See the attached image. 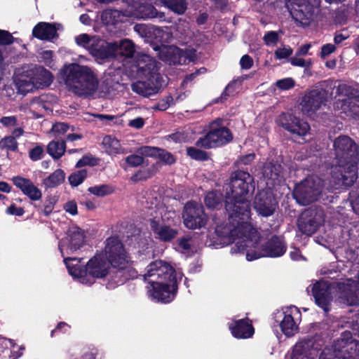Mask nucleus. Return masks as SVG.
I'll use <instances>...</instances> for the list:
<instances>
[{
    "label": "nucleus",
    "instance_id": "obj_1",
    "mask_svg": "<svg viewBox=\"0 0 359 359\" xmlns=\"http://www.w3.org/2000/svg\"><path fill=\"white\" fill-rule=\"evenodd\" d=\"M218 236L229 238L238 241L231 248L235 253H245L248 261H253L262 257H278L283 255L287 250V245L283 236L273 235L264 244L260 245L259 236L257 230L250 222L244 223L239 228H228L226 232H220V226L215 229Z\"/></svg>",
    "mask_w": 359,
    "mask_h": 359
},
{
    "label": "nucleus",
    "instance_id": "obj_2",
    "mask_svg": "<svg viewBox=\"0 0 359 359\" xmlns=\"http://www.w3.org/2000/svg\"><path fill=\"white\" fill-rule=\"evenodd\" d=\"M229 191L226 193L225 209L229 214V224L224 227L239 228L244 223L250 222L251 203L250 198L255 190L254 177L247 171L241 170L233 172L229 184Z\"/></svg>",
    "mask_w": 359,
    "mask_h": 359
},
{
    "label": "nucleus",
    "instance_id": "obj_3",
    "mask_svg": "<svg viewBox=\"0 0 359 359\" xmlns=\"http://www.w3.org/2000/svg\"><path fill=\"white\" fill-rule=\"evenodd\" d=\"M337 164L331 168V177L337 186L351 187L358 177L359 146L347 135H341L333 142Z\"/></svg>",
    "mask_w": 359,
    "mask_h": 359
},
{
    "label": "nucleus",
    "instance_id": "obj_4",
    "mask_svg": "<svg viewBox=\"0 0 359 359\" xmlns=\"http://www.w3.org/2000/svg\"><path fill=\"white\" fill-rule=\"evenodd\" d=\"M147 269L143 278L151 284L152 298L157 302H171L177 293L178 281L182 280V274L178 278L175 268L161 259L151 262Z\"/></svg>",
    "mask_w": 359,
    "mask_h": 359
},
{
    "label": "nucleus",
    "instance_id": "obj_5",
    "mask_svg": "<svg viewBox=\"0 0 359 359\" xmlns=\"http://www.w3.org/2000/svg\"><path fill=\"white\" fill-rule=\"evenodd\" d=\"M60 74L65 84L78 95H93L97 88V78L92 69L87 66L71 63L63 67Z\"/></svg>",
    "mask_w": 359,
    "mask_h": 359
},
{
    "label": "nucleus",
    "instance_id": "obj_6",
    "mask_svg": "<svg viewBox=\"0 0 359 359\" xmlns=\"http://www.w3.org/2000/svg\"><path fill=\"white\" fill-rule=\"evenodd\" d=\"M347 324L353 332L348 330L341 332L333 343V351L323 352L319 359H359V341L353 338V334L359 337V313L354 315Z\"/></svg>",
    "mask_w": 359,
    "mask_h": 359
},
{
    "label": "nucleus",
    "instance_id": "obj_7",
    "mask_svg": "<svg viewBox=\"0 0 359 359\" xmlns=\"http://www.w3.org/2000/svg\"><path fill=\"white\" fill-rule=\"evenodd\" d=\"M82 259L65 257L64 263L72 276L83 278L90 276L93 278H102L109 274V264L102 252H97L86 265L80 264Z\"/></svg>",
    "mask_w": 359,
    "mask_h": 359
},
{
    "label": "nucleus",
    "instance_id": "obj_8",
    "mask_svg": "<svg viewBox=\"0 0 359 359\" xmlns=\"http://www.w3.org/2000/svg\"><path fill=\"white\" fill-rule=\"evenodd\" d=\"M233 134L229 128L223 126V119L217 118L208 125V131L195 142L196 147L210 149L223 147L233 140Z\"/></svg>",
    "mask_w": 359,
    "mask_h": 359
},
{
    "label": "nucleus",
    "instance_id": "obj_9",
    "mask_svg": "<svg viewBox=\"0 0 359 359\" xmlns=\"http://www.w3.org/2000/svg\"><path fill=\"white\" fill-rule=\"evenodd\" d=\"M182 215L184 226L191 230L204 228L209 220L203 205L192 200L184 204Z\"/></svg>",
    "mask_w": 359,
    "mask_h": 359
},
{
    "label": "nucleus",
    "instance_id": "obj_10",
    "mask_svg": "<svg viewBox=\"0 0 359 359\" xmlns=\"http://www.w3.org/2000/svg\"><path fill=\"white\" fill-rule=\"evenodd\" d=\"M104 257L111 267L128 264L129 255L118 236H110L104 241Z\"/></svg>",
    "mask_w": 359,
    "mask_h": 359
},
{
    "label": "nucleus",
    "instance_id": "obj_11",
    "mask_svg": "<svg viewBox=\"0 0 359 359\" xmlns=\"http://www.w3.org/2000/svg\"><path fill=\"white\" fill-rule=\"evenodd\" d=\"M322 189L320 181L316 182L313 177H310L298 184L293 194L297 202L306 205L318 201Z\"/></svg>",
    "mask_w": 359,
    "mask_h": 359
},
{
    "label": "nucleus",
    "instance_id": "obj_12",
    "mask_svg": "<svg viewBox=\"0 0 359 359\" xmlns=\"http://www.w3.org/2000/svg\"><path fill=\"white\" fill-rule=\"evenodd\" d=\"M285 7L297 25L303 27L310 25L314 8L308 0H285Z\"/></svg>",
    "mask_w": 359,
    "mask_h": 359
},
{
    "label": "nucleus",
    "instance_id": "obj_13",
    "mask_svg": "<svg viewBox=\"0 0 359 359\" xmlns=\"http://www.w3.org/2000/svg\"><path fill=\"white\" fill-rule=\"evenodd\" d=\"M85 233L77 226H72L66 232V236L59 242V250L65 258L64 252L73 254L85 245Z\"/></svg>",
    "mask_w": 359,
    "mask_h": 359
},
{
    "label": "nucleus",
    "instance_id": "obj_14",
    "mask_svg": "<svg viewBox=\"0 0 359 359\" xmlns=\"http://www.w3.org/2000/svg\"><path fill=\"white\" fill-rule=\"evenodd\" d=\"M323 212L316 209L305 210L297 220V226L302 233L311 236L323 224Z\"/></svg>",
    "mask_w": 359,
    "mask_h": 359
},
{
    "label": "nucleus",
    "instance_id": "obj_15",
    "mask_svg": "<svg viewBox=\"0 0 359 359\" xmlns=\"http://www.w3.org/2000/svg\"><path fill=\"white\" fill-rule=\"evenodd\" d=\"M278 202L273 192L269 189H262L256 194L254 208L259 215L268 217L274 214Z\"/></svg>",
    "mask_w": 359,
    "mask_h": 359
},
{
    "label": "nucleus",
    "instance_id": "obj_16",
    "mask_svg": "<svg viewBox=\"0 0 359 359\" xmlns=\"http://www.w3.org/2000/svg\"><path fill=\"white\" fill-rule=\"evenodd\" d=\"M276 123L288 132L298 136H304L310 129L307 122L290 113L283 112L276 118Z\"/></svg>",
    "mask_w": 359,
    "mask_h": 359
},
{
    "label": "nucleus",
    "instance_id": "obj_17",
    "mask_svg": "<svg viewBox=\"0 0 359 359\" xmlns=\"http://www.w3.org/2000/svg\"><path fill=\"white\" fill-rule=\"evenodd\" d=\"M327 101V93L323 89H313L306 92L302 98L300 105L304 114L316 113Z\"/></svg>",
    "mask_w": 359,
    "mask_h": 359
},
{
    "label": "nucleus",
    "instance_id": "obj_18",
    "mask_svg": "<svg viewBox=\"0 0 359 359\" xmlns=\"http://www.w3.org/2000/svg\"><path fill=\"white\" fill-rule=\"evenodd\" d=\"M154 80L144 78L143 81H138L131 85V89L134 93L144 97H149L158 92L162 88L164 80L162 76H156Z\"/></svg>",
    "mask_w": 359,
    "mask_h": 359
},
{
    "label": "nucleus",
    "instance_id": "obj_19",
    "mask_svg": "<svg viewBox=\"0 0 359 359\" xmlns=\"http://www.w3.org/2000/svg\"><path fill=\"white\" fill-rule=\"evenodd\" d=\"M136 72L139 77L147 78L154 80V75L161 76L158 72L157 62L153 57L147 54L139 55L136 60Z\"/></svg>",
    "mask_w": 359,
    "mask_h": 359
},
{
    "label": "nucleus",
    "instance_id": "obj_20",
    "mask_svg": "<svg viewBox=\"0 0 359 359\" xmlns=\"http://www.w3.org/2000/svg\"><path fill=\"white\" fill-rule=\"evenodd\" d=\"M149 223L155 238L160 241L164 243L172 242L179 234L178 229L172 228L156 218L150 219Z\"/></svg>",
    "mask_w": 359,
    "mask_h": 359
},
{
    "label": "nucleus",
    "instance_id": "obj_21",
    "mask_svg": "<svg viewBox=\"0 0 359 359\" xmlns=\"http://www.w3.org/2000/svg\"><path fill=\"white\" fill-rule=\"evenodd\" d=\"M114 46H115V44H112V42L107 43L100 38L94 36L93 41L88 46V50L95 59L105 60L114 57Z\"/></svg>",
    "mask_w": 359,
    "mask_h": 359
},
{
    "label": "nucleus",
    "instance_id": "obj_22",
    "mask_svg": "<svg viewBox=\"0 0 359 359\" xmlns=\"http://www.w3.org/2000/svg\"><path fill=\"white\" fill-rule=\"evenodd\" d=\"M274 320L279 325L282 332L287 337L294 336L299 330L292 311L289 309L277 311L274 314Z\"/></svg>",
    "mask_w": 359,
    "mask_h": 359
},
{
    "label": "nucleus",
    "instance_id": "obj_23",
    "mask_svg": "<svg viewBox=\"0 0 359 359\" xmlns=\"http://www.w3.org/2000/svg\"><path fill=\"white\" fill-rule=\"evenodd\" d=\"M11 181L31 201H36L41 198L42 193L41 190L35 186L30 179L17 175L13 177Z\"/></svg>",
    "mask_w": 359,
    "mask_h": 359
},
{
    "label": "nucleus",
    "instance_id": "obj_24",
    "mask_svg": "<svg viewBox=\"0 0 359 359\" xmlns=\"http://www.w3.org/2000/svg\"><path fill=\"white\" fill-rule=\"evenodd\" d=\"M232 336L236 339H249L255 333L252 321L248 318L233 320L229 325Z\"/></svg>",
    "mask_w": 359,
    "mask_h": 359
},
{
    "label": "nucleus",
    "instance_id": "obj_25",
    "mask_svg": "<svg viewBox=\"0 0 359 359\" xmlns=\"http://www.w3.org/2000/svg\"><path fill=\"white\" fill-rule=\"evenodd\" d=\"M312 292L316 304L325 312H328L332 300L330 287L324 283H317L313 285Z\"/></svg>",
    "mask_w": 359,
    "mask_h": 359
},
{
    "label": "nucleus",
    "instance_id": "obj_26",
    "mask_svg": "<svg viewBox=\"0 0 359 359\" xmlns=\"http://www.w3.org/2000/svg\"><path fill=\"white\" fill-rule=\"evenodd\" d=\"M34 37L42 41H51L58 37L57 28L55 24L40 22L32 29Z\"/></svg>",
    "mask_w": 359,
    "mask_h": 359
},
{
    "label": "nucleus",
    "instance_id": "obj_27",
    "mask_svg": "<svg viewBox=\"0 0 359 359\" xmlns=\"http://www.w3.org/2000/svg\"><path fill=\"white\" fill-rule=\"evenodd\" d=\"M53 80L51 72L42 66H36L31 70L30 81L38 88L49 86Z\"/></svg>",
    "mask_w": 359,
    "mask_h": 359
},
{
    "label": "nucleus",
    "instance_id": "obj_28",
    "mask_svg": "<svg viewBox=\"0 0 359 359\" xmlns=\"http://www.w3.org/2000/svg\"><path fill=\"white\" fill-rule=\"evenodd\" d=\"M283 168L278 161H271L264 164L262 168L263 177L271 180L272 185L279 184L283 176Z\"/></svg>",
    "mask_w": 359,
    "mask_h": 359
},
{
    "label": "nucleus",
    "instance_id": "obj_29",
    "mask_svg": "<svg viewBox=\"0 0 359 359\" xmlns=\"http://www.w3.org/2000/svg\"><path fill=\"white\" fill-rule=\"evenodd\" d=\"M224 196L220 191L212 190L208 191L204 197V203L208 209L219 210L225 203Z\"/></svg>",
    "mask_w": 359,
    "mask_h": 359
},
{
    "label": "nucleus",
    "instance_id": "obj_30",
    "mask_svg": "<svg viewBox=\"0 0 359 359\" xmlns=\"http://www.w3.org/2000/svg\"><path fill=\"white\" fill-rule=\"evenodd\" d=\"M112 44H115V46H114V57H116V55H120L128 58H131L134 56L135 48L132 41L129 39H122L119 41H114Z\"/></svg>",
    "mask_w": 359,
    "mask_h": 359
},
{
    "label": "nucleus",
    "instance_id": "obj_31",
    "mask_svg": "<svg viewBox=\"0 0 359 359\" xmlns=\"http://www.w3.org/2000/svg\"><path fill=\"white\" fill-rule=\"evenodd\" d=\"M341 298L348 306L359 305V283H355L344 290Z\"/></svg>",
    "mask_w": 359,
    "mask_h": 359
},
{
    "label": "nucleus",
    "instance_id": "obj_32",
    "mask_svg": "<svg viewBox=\"0 0 359 359\" xmlns=\"http://www.w3.org/2000/svg\"><path fill=\"white\" fill-rule=\"evenodd\" d=\"M102 144L106 152L109 155L125 153V149L121 147L119 140L111 135L104 137Z\"/></svg>",
    "mask_w": 359,
    "mask_h": 359
},
{
    "label": "nucleus",
    "instance_id": "obj_33",
    "mask_svg": "<svg viewBox=\"0 0 359 359\" xmlns=\"http://www.w3.org/2000/svg\"><path fill=\"white\" fill-rule=\"evenodd\" d=\"M183 50L178 47H165L163 50L160 53V58L164 61L180 63V57L183 56Z\"/></svg>",
    "mask_w": 359,
    "mask_h": 359
},
{
    "label": "nucleus",
    "instance_id": "obj_34",
    "mask_svg": "<svg viewBox=\"0 0 359 359\" xmlns=\"http://www.w3.org/2000/svg\"><path fill=\"white\" fill-rule=\"evenodd\" d=\"M48 154L54 159L60 158L66 150V144L64 140L50 141L46 148Z\"/></svg>",
    "mask_w": 359,
    "mask_h": 359
},
{
    "label": "nucleus",
    "instance_id": "obj_35",
    "mask_svg": "<svg viewBox=\"0 0 359 359\" xmlns=\"http://www.w3.org/2000/svg\"><path fill=\"white\" fill-rule=\"evenodd\" d=\"M65 173L62 169H57L43 180V184L47 188H55L65 182Z\"/></svg>",
    "mask_w": 359,
    "mask_h": 359
},
{
    "label": "nucleus",
    "instance_id": "obj_36",
    "mask_svg": "<svg viewBox=\"0 0 359 359\" xmlns=\"http://www.w3.org/2000/svg\"><path fill=\"white\" fill-rule=\"evenodd\" d=\"M163 6L177 15L184 14L187 9V0H161Z\"/></svg>",
    "mask_w": 359,
    "mask_h": 359
},
{
    "label": "nucleus",
    "instance_id": "obj_37",
    "mask_svg": "<svg viewBox=\"0 0 359 359\" xmlns=\"http://www.w3.org/2000/svg\"><path fill=\"white\" fill-rule=\"evenodd\" d=\"M334 88H336L335 97L344 96L348 100L355 98L356 101L359 102V95H356L358 91L352 86L345 83H340L337 87L334 86Z\"/></svg>",
    "mask_w": 359,
    "mask_h": 359
},
{
    "label": "nucleus",
    "instance_id": "obj_38",
    "mask_svg": "<svg viewBox=\"0 0 359 359\" xmlns=\"http://www.w3.org/2000/svg\"><path fill=\"white\" fill-rule=\"evenodd\" d=\"M138 13L140 18L143 19L154 18L157 17L162 18L164 17L163 13H158L156 8L151 4L140 6L138 9Z\"/></svg>",
    "mask_w": 359,
    "mask_h": 359
},
{
    "label": "nucleus",
    "instance_id": "obj_39",
    "mask_svg": "<svg viewBox=\"0 0 359 359\" xmlns=\"http://www.w3.org/2000/svg\"><path fill=\"white\" fill-rule=\"evenodd\" d=\"M88 191L97 197H104L112 194L114 192V188L108 184H103L90 187Z\"/></svg>",
    "mask_w": 359,
    "mask_h": 359
},
{
    "label": "nucleus",
    "instance_id": "obj_40",
    "mask_svg": "<svg viewBox=\"0 0 359 359\" xmlns=\"http://www.w3.org/2000/svg\"><path fill=\"white\" fill-rule=\"evenodd\" d=\"M309 344L305 341L297 343L291 354V359H309L307 357Z\"/></svg>",
    "mask_w": 359,
    "mask_h": 359
},
{
    "label": "nucleus",
    "instance_id": "obj_41",
    "mask_svg": "<svg viewBox=\"0 0 359 359\" xmlns=\"http://www.w3.org/2000/svg\"><path fill=\"white\" fill-rule=\"evenodd\" d=\"M186 151L187 155L195 161H206L210 158L209 154L204 150L200 149V147H189Z\"/></svg>",
    "mask_w": 359,
    "mask_h": 359
},
{
    "label": "nucleus",
    "instance_id": "obj_42",
    "mask_svg": "<svg viewBox=\"0 0 359 359\" xmlns=\"http://www.w3.org/2000/svg\"><path fill=\"white\" fill-rule=\"evenodd\" d=\"M154 175L155 172L153 168H148L140 169L130 177V180L134 183H137L140 181H146L151 178Z\"/></svg>",
    "mask_w": 359,
    "mask_h": 359
},
{
    "label": "nucleus",
    "instance_id": "obj_43",
    "mask_svg": "<svg viewBox=\"0 0 359 359\" xmlns=\"http://www.w3.org/2000/svg\"><path fill=\"white\" fill-rule=\"evenodd\" d=\"M88 172L86 169H81L72 172L68 177L70 185L73 187L80 185L87 177Z\"/></svg>",
    "mask_w": 359,
    "mask_h": 359
},
{
    "label": "nucleus",
    "instance_id": "obj_44",
    "mask_svg": "<svg viewBox=\"0 0 359 359\" xmlns=\"http://www.w3.org/2000/svg\"><path fill=\"white\" fill-rule=\"evenodd\" d=\"M128 264H123L121 266H118L117 267H120L123 274V279L121 280L119 283H125L129 280H133L138 277V273L135 269L128 266Z\"/></svg>",
    "mask_w": 359,
    "mask_h": 359
},
{
    "label": "nucleus",
    "instance_id": "obj_45",
    "mask_svg": "<svg viewBox=\"0 0 359 359\" xmlns=\"http://www.w3.org/2000/svg\"><path fill=\"white\" fill-rule=\"evenodd\" d=\"M18 144L13 136H7L0 140V148L8 149L12 151L18 150Z\"/></svg>",
    "mask_w": 359,
    "mask_h": 359
},
{
    "label": "nucleus",
    "instance_id": "obj_46",
    "mask_svg": "<svg viewBox=\"0 0 359 359\" xmlns=\"http://www.w3.org/2000/svg\"><path fill=\"white\" fill-rule=\"evenodd\" d=\"M55 204V201L53 198H49L45 201L43 209L41 208V206H38L36 204H34V206L38 210H41L42 213L45 216H48L53 212Z\"/></svg>",
    "mask_w": 359,
    "mask_h": 359
},
{
    "label": "nucleus",
    "instance_id": "obj_47",
    "mask_svg": "<svg viewBox=\"0 0 359 359\" xmlns=\"http://www.w3.org/2000/svg\"><path fill=\"white\" fill-rule=\"evenodd\" d=\"M99 159L92 156H83L79 159L76 164V168H82L86 165L95 166L98 164Z\"/></svg>",
    "mask_w": 359,
    "mask_h": 359
},
{
    "label": "nucleus",
    "instance_id": "obj_48",
    "mask_svg": "<svg viewBox=\"0 0 359 359\" xmlns=\"http://www.w3.org/2000/svg\"><path fill=\"white\" fill-rule=\"evenodd\" d=\"M298 56L292 57L290 58V62L292 66L301 67L305 68V71L309 70L312 66V62L311 59L305 60L303 58L297 57Z\"/></svg>",
    "mask_w": 359,
    "mask_h": 359
},
{
    "label": "nucleus",
    "instance_id": "obj_49",
    "mask_svg": "<svg viewBox=\"0 0 359 359\" xmlns=\"http://www.w3.org/2000/svg\"><path fill=\"white\" fill-rule=\"evenodd\" d=\"M160 151L161 148L150 146H143L140 149L142 155L154 158H158Z\"/></svg>",
    "mask_w": 359,
    "mask_h": 359
},
{
    "label": "nucleus",
    "instance_id": "obj_50",
    "mask_svg": "<svg viewBox=\"0 0 359 359\" xmlns=\"http://www.w3.org/2000/svg\"><path fill=\"white\" fill-rule=\"evenodd\" d=\"M93 37L92 38L88 34H81L75 36V42L79 46H81L88 50V46H90L93 41Z\"/></svg>",
    "mask_w": 359,
    "mask_h": 359
},
{
    "label": "nucleus",
    "instance_id": "obj_51",
    "mask_svg": "<svg viewBox=\"0 0 359 359\" xmlns=\"http://www.w3.org/2000/svg\"><path fill=\"white\" fill-rule=\"evenodd\" d=\"M44 149L43 146L36 145L29 150V157L33 161L41 160L43 157Z\"/></svg>",
    "mask_w": 359,
    "mask_h": 359
},
{
    "label": "nucleus",
    "instance_id": "obj_52",
    "mask_svg": "<svg viewBox=\"0 0 359 359\" xmlns=\"http://www.w3.org/2000/svg\"><path fill=\"white\" fill-rule=\"evenodd\" d=\"M158 158L168 165H172L176 161V158L174 155L163 149H161Z\"/></svg>",
    "mask_w": 359,
    "mask_h": 359
},
{
    "label": "nucleus",
    "instance_id": "obj_53",
    "mask_svg": "<svg viewBox=\"0 0 359 359\" xmlns=\"http://www.w3.org/2000/svg\"><path fill=\"white\" fill-rule=\"evenodd\" d=\"M172 103H173V97L171 95H168L164 99L160 100L154 109L159 111H165Z\"/></svg>",
    "mask_w": 359,
    "mask_h": 359
},
{
    "label": "nucleus",
    "instance_id": "obj_54",
    "mask_svg": "<svg viewBox=\"0 0 359 359\" xmlns=\"http://www.w3.org/2000/svg\"><path fill=\"white\" fill-rule=\"evenodd\" d=\"M276 85L279 89L286 90L292 88L295 85V81L292 78L288 77L278 80Z\"/></svg>",
    "mask_w": 359,
    "mask_h": 359
},
{
    "label": "nucleus",
    "instance_id": "obj_55",
    "mask_svg": "<svg viewBox=\"0 0 359 359\" xmlns=\"http://www.w3.org/2000/svg\"><path fill=\"white\" fill-rule=\"evenodd\" d=\"M126 162L130 167H137L144 163V158L137 154H131L126 158Z\"/></svg>",
    "mask_w": 359,
    "mask_h": 359
},
{
    "label": "nucleus",
    "instance_id": "obj_56",
    "mask_svg": "<svg viewBox=\"0 0 359 359\" xmlns=\"http://www.w3.org/2000/svg\"><path fill=\"white\" fill-rule=\"evenodd\" d=\"M117 13L116 11H104L101 14V19L102 21L105 22L107 25H114L116 23V14Z\"/></svg>",
    "mask_w": 359,
    "mask_h": 359
},
{
    "label": "nucleus",
    "instance_id": "obj_57",
    "mask_svg": "<svg viewBox=\"0 0 359 359\" xmlns=\"http://www.w3.org/2000/svg\"><path fill=\"white\" fill-rule=\"evenodd\" d=\"M13 41L14 37L8 31L0 29V45H10Z\"/></svg>",
    "mask_w": 359,
    "mask_h": 359
},
{
    "label": "nucleus",
    "instance_id": "obj_58",
    "mask_svg": "<svg viewBox=\"0 0 359 359\" xmlns=\"http://www.w3.org/2000/svg\"><path fill=\"white\" fill-rule=\"evenodd\" d=\"M292 52L293 50L290 46L278 48L275 51V57L278 60L286 59L292 54Z\"/></svg>",
    "mask_w": 359,
    "mask_h": 359
},
{
    "label": "nucleus",
    "instance_id": "obj_59",
    "mask_svg": "<svg viewBox=\"0 0 359 359\" xmlns=\"http://www.w3.org/2000/svg\"><path fill=\"white\" fill-rule=\"evenodd\" d=\"M264 41L267 46L276 44L278 41V34L275 31H270L264 36Z\"/></svg>",
    "mask_w": 359,
    "mask_h": 359
},
{
    "label": "nucleus",
    "instance_id": "obj_60",
    "mask_svg": "<svg viewBox=\"0 0 359 359\" xmlns=\"http://www.w3.org/2000/svg\"><path fill=\"white\" fill-rule=\"evenodd\" d=\"M70 326L65 322H60L57 323L56 327L50 332V337H53L59 333H66L69 330Z\"/></svg>",
    "mask_w": 359,
    "mask_h": 359
},
{
    "label": "nucleus",
    "instance_id": "obj_61",
    "mask_svg": "<svg viewBox=\"0 0 359 359\" xmlns=\"http://www.w3.org/2000/svg\"><path fill=\"white\" fill-rule=\"evenodd\" d=\"M6 213L10 215L22 216L25 213L23 208L17 207L15 203L11 204L6 210Z\"/></svg>",
    "mask_w": 359,
    "mask_h": 359
},
{
    "label": "nucleus",
    "instance_id": "obj_62",
    "mask_svg": "<svg viewBox=\"0 0 359 359\" xmlns=\"http://www.w3.org/2000/svg\"><path fill=\"white\" fill-rule=\"evenodd\" d=\"M335 45L332 43H326L321 47L320 57L325 59L326 57L332 54L336 50Z\"/></svg>",
    "mask_w": 359,
    "mask_h": 359
},
{
    "label": "nucleus",
    "instance_id": "obj_63",
    "mask_svg": "<svg viewBox=\"0 0 359 359\" xmlns=\"http://www.w3.org/2000/svg\"><path fill=\"white\" fill-rule=\"evenodd\" d=\"M255 158V154L254 153H250L239 157L236 161V164L240 165H250Z\"/></svg>",
    "mask_w": 359,
    "mask_h": 359
},
{
    "label": "nucleus",
    "instance_id": "obj_64",
    "mask_svg": "<svg viewBox=\"0 0 359 359\" xmlns=\"http://www.w3.org/2000/svg\"><path fill=\"white\" fill-rule=\"evenodd\" d=\"M253 64L254 61L249 55H243L240 60V65L243 69H250L253 66Z\"/></svg>",
    "mask_w": 359,
    "mask_h": 359
}]
</instances>
